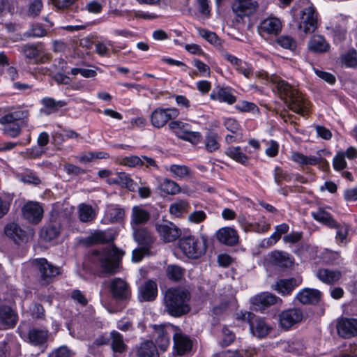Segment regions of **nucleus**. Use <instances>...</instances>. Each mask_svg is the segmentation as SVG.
I'll return each instance as SVG.
<instances>
[{
  "label": "nucleus",
  "mask_w": 357,
  "mask_h": 357,
  "mask_svg": "<svg viewBox=\"0 0 357 357\" xmlns=\"http://www.w3.org/2000/svg\"><path fill=\"white\" fill-rule=\"evenodd\" d=\"M255 76L259 79L269 80L273 83L280 98L284 101L287 107L296 114L301 116L305 115L308 103L296 88L278 76L269 77L268 73L264 70L257 72Z\"/></svg>",
  "instance_id": "nucleus-1"
},
{
  "label": "nucleus",
  "mask_w": 357,
  "mask_h": 357,
  "mask_svg": "<svg viewBox=\"0 0 357 357\" xmlns=\"http://www.w3.org/2000/svg\"><path fill=\"white\" fill-rule=\"evenodd\" d=\"M190 292L181 287H172L164 294V311L173 317H181L191 310Z\"/></svg>",
  "instance_id": "nucleus-2"
},
{
  "label": "nucleus",
  "mask_w": 357,
  "mask_h": 357,
  "mask_svg": "<svg viewBox=\"0 0 357 357\" xmlns=\"http://www.w3.org/2000/svg\"><path fill=\"white\" fill-rule=\"evenodd\" d=\"M0 124L3 133L11 138L19 137L22 128L28 126L29 112L26 109L10 111V107H0Z\"/></svg>",
  "instance_id": "nucleus-3"
},
{
  "label": "nucleus",
  "mask_w": 357,
  "mask_h": 357,
  "mask_svg": "<svg viewBox=\"0 0 357 357\" xmlns=\"http://www.w3.org/2000/svg\"><path fill=\"white\" fill-rule=\"evenodd\" d=\"M125 252L115 245H112L101 250H94L93 259L97 261L103 271L114 273L117 271L119 263Z\"/></svg>",
  "instance_id": "nucleus-4"
},
{
  "label": "nucleus",
  "mask_w": 357,
  "mask_h": 357,
  "mask_svg": "<svg viewBox=\"0 0 357 357\" xmlns=\"http://www.w3.org/2000/svg\"><path fill=\"white\" fill-rule=\"evenodd\" d=\"M179 247L188 258L198 259L206 251L207 239L204 236L201 238L193 236L183 237L179 241Z\"/></svg>",
  "instance_id": "nucleus-5"
},
{
  "label": "nucleus",
  "mask_w": 357,
  "mask_h": 357,
  "mask_svg": "<svg viewBox=\"0 0 357 357\" xmlns=\"http://www.w3.org/2000/svg\"><path fill=\"white\" fill-rule=\"evenodd\" d=\"M298 29L304 33H313L317 28V13L315 8L308 6L302 9L298 21Z\"/></svg>",
  "instance_id": "nucleus-6"
},
{
  "label": "nucleus",
  "mask_w": 357,
  "mask_h": 357,
  "mask_svg": "<svg viewBox=\"0 0 357 357\" xmlns=\"http://www.w3.org/2000/svg\"><path fill=\"white\" fill-rule=\"evenodd\" d=\"M179 112L176 108L157 107L151 114L150 121L156 128L164 127L169 121L177 118Z\"/></svg>",
  "instance_id": "nucleus-7"
},
{
  "label": "nucleus",
  "mask_w": 357,
  "mask_h": 357,
  "mask_svg": "<svg viewBox=\"0 0 357 357\" xmlns=\"http://www.w3.org/2000/svg\"><path fill=\"white\" fill-rule=\"evenodd\" d=\"M155 228L159 236L165 243L174 242L181 235V230L169 221H158L155 222Z\"/></svg>",
  "instance_id": "nucleus-8"
},
{
  "label": "nucleus",
  "mask_w": 357,
  "mask_h": 357,
  "mask_svg": "<svg viewBox=\"0 0 357 357\" xmlns=\"http://www.w3.org/2000/svg\"><path fill=\"white\" fill-rule=\"evenodd\" d=\"M33 267L39 272L41 282L48 284L52 278L60 273V268L54 266L44 258L36 259L32 261Z\"/></svg>",
  "instance_id": "nucleus-9"
},
{
  "label": "nucleus",
  "mask_w": 357,
  "mask_h": 357,
  "mask_svg": "<svg viewBox=\"0 0 357 357\" xmlns=\"http://www.w3.org/2000/svg\"><path fill=\"white\" fill-rule=\"evenodd\" d=\"M303 313L299 308H289L283 310L279 314V324L280 327L288 331L294 325L302 321Z\"/></svg>",
  "instance_id": "nucleus-10"
},
{
  "label": "nucleus",
  "mask_w": 357,
  "mask_h": 357,
  "mask_svg": "<svg viewBox=\"0 0 357 357\" xmlns=\"http://www.w3.org/2000/svg\"><path fill=\"white\" fill-rule=\"evenodd\" d=\"M109 290L112 297L118 301L128 300L131 296L129 284L120 278H115L111 280Z\"/></svg>",
  "instance_id": "nucleus-11"
},
{
  "label": "nucleus",
  "mask_w": 357,
  "mask_h": 357,
  "mask_svg": "<svg viewBox=\"0 0 357 357\" xmlns=\"http://www.w3.org/2000/svg\"><path fill=\"white\" fill-rule=\"evenodd\" d=\"M177 327L172 325H160L155 327L153 336L158 347L162 351L166 350L170 343V334L176 333Z\"/></svg>",
  "instance_id": "nucleus-12"
},
{
  "label": "nucleus",
  "mask_w": 357,
  "mask_h": 357,
  "mask_svg": "<svg viewBox=\"0 0 357 357\" xmlns=\"http://www.w3.org/2000/svg\"><path fill=\"white\" fill-rule=\"evenodd\" d=\"M257 8L258 3L255 0H234L231 4L233 13L241 19L250 16Z\"/></svg>",
  "instance_id": "nucleus-13"
},
{
  "label": "nucleus",
  "mask_w": 357,
  "mask_h": 357,
  "mask_svg": "<svg viewBox=\"0 0 357 357\" xmlns=\"http://www.w3.org/2000/svg\"><path fill=\"white\" fill-rule=\"evenodd\" d=\"M62 230L61 218L57 213H52L50 223L40 231V236L47 241H52L60 235Z\"/></svg>",
  "instance_id": "nucleus-14"
},
{
  "label": "nucleus",
  "mask_w": 357,
  "mask_h": 357,
  "mask_svg": "<svg viewBox=\"0 0 357 357\" xmlns=\"http://www.w3.org/2000/svg\"><path fill=\"white\" fill-rule=\"evenodd\" d=\"M321 152H324V151L321 150L318 151L317 153L319 155V157H308L298 152H294L291 155V159L295 162L301 165H319L322 170L327 171L329 169V163L321 157Z\"/></svg>",
  "instance_id": "nucleus-15"
},
{
  "label": "nucleus",
  "mask_w": 357,
  "mask_h": 357,
  "mask_svg": "<svg viewBox=\"0 0 357 357\" xmlns=\"http://www.w3.org/2000/svg\"><path fill=\"white\" fill-rule=\"evenodd\" d=\"M337 331L340 336L350 338L357 336V319L342 318L337 321Z\"/></svg>",
  "instance_id": "nucleus-16"
},
{
  "label": "nucleus",
  "mask_w": 357,
  "mask_h": 357,
  "mask_svg": "<svg viewBox=\"0 0 357 357\" xmlns=\"http://www.w3.org/2000/svg\"><path fill=\"white\" fill-rule=\"evenodd\" d=\"M22 215L29 222L37 224L43 218V209L38 202H29L22 208Z\"/></svg>",
  "instance_id": "nucleus-17"
},
{
  "label": "nucleus",
  "mask_w": 357,
  "mask_h": 357,
  "mask_svg": "<svg viewBox=\"0 0 357 357\" xmlns=\"http://www.w3.org/2000/svg\"><path fill=\"white\" fill-rule=\"evenodd\" d=\"M302 283L301 277L278 280L273 289L283 296L290 295L294 289Z\"/></svg>",
  "instance_id": "nucleus-18"
},
{
  "label": "nucleus",
  "mask_w": 357,
  "mask_h": 357,
  "mask_svg": "<svg viewBox=\"0 0 357 357\" xmlns=\"http://www.w3.org/2000/svg\"><path fill=\"white\" fill-rule=\"evenodd\" d=\"M173 340L174 350L178 355H184L192 349V341L178 327L176 333L173 335Z\"/></svg>",
  "instance_id": "nucleus-19"
},
{
  "label": "nucleus",
  "mask_w": 357,
  "mask_h": 357,
  "mask_svg": "<svg viewBox=\"0 0 357 357\" xmlns=\"http://www.w3.org/2000/svg\"><path fill=\"white\" fill-rule=\"evenodd\" d=\"M218 241L226 245L234 246L238 243L239 236L235 229L225 227L218 229L215 234Z\"/></svg>",
  "instance_id": "nucleus-20"
},
{
  "label": "nucleus",
  "mask_w": 357,
  "mask_h": 357,
  "mask_svg": "<svg viewBox=\"0 0 357 357\" xmlns=\"http://www.w3.org/2000/svg\"><path fill=\"white\" fill-rule=\"evenodd\" d=\"M250 326L252 335L259 338L266 337L273 331V326L261 317H255Z\"/></svg>",
  "instance_id": "nucleus-21"
},
{
  "label": "nucleus",
  "mask_w": 357,
  "mask_h": 357,
  "mask_svg": "<svg viewBox=\"0 0 357 357\" xmlns=\"http://www.w3.org/2000/svg\"><path fill=\"white\" fill-rule=\"evenodd\" d=\"M17 321V314L9 306H0V326L3 328H13Z\"/></svg>",
  "instance_id": "nucleus-22"
},
{
  "label": "nucleus",
  "mask_w": 357,
  "mask_h": 357,
  "mask_svg": "<svg viewBox=\"0 0 357 357\" xmlns=\"http://www.w3.org/2000/svg\"><path fill=\"white\" fill-rule=\"evenodd\" d=\"M282 29V22L277 17H268L262 20L259 26L260 33L277 35Z\"/></svg>",
  "instance_id": "nucleus-23"
},
{
  "label": "nucleus",
  "mask_w": 357,
  "mask_h": 357,
  "mask_svg": "<svg viewBox=\"0 0 357 357\" xmlns=\"http://www.w3.org/2000/svg\"><path fill=\"white\" fill-rule=\"evenodd\" d=\"M49 337V331L47 328H31L27 334L28 342L34 346H41L46 343Z\"/></svg>",
  "instance_id": "nucleus-24"
},
{
  "label": "nucleus",
  "mask_w": 357,
  "mask_h": 357,
  "mask_svg": "<svg viewBox=\"0 0 357 357\" xmlns=\"http://www.w3.org/2000/svg\"><path fill=\"white\" fill-rule=\"evenodd\" d=\"M132 236L134 240L144 247H150L155 241V238L151 233L145 227H134Z\"/></svg>",
  "instance_id": "nucleus-25"
},
{
  "label": "nucleus",
  "mask_w": 357,
  "mask_h": 357,
  "mask_svg": "<svg viewBox=\"0 0 357 357\" xmlns=\"http://www.w3.org/2000/svg\"><path fill=\"white\" fill-rule=\"evenodd\" d=\"M5 234L11 238L15 243H20L27 240L26 232L23 230L17 224L11 222L6 225L4 228Z\"/></svg>",
  "instance_id": "nucleus-26"
},
{
  "label": "nucleus",
  "mask_w": 357,
  "mask_h": 357,
  "mask_svg": "<svg viewBox=\"0 0 357 357\" xmlns=\"http://www.w3.org/2000/svg\"><path fill=\"white\" fill-rule=\"evenodd\" d=\"M107 182L109 184H117L128 188L130 191H135L137 185L130 176L125 172H118L113 176L108 178Z\"/></svg>",
  "instance_id": "nucleus-27"
},
{
  "label": "nucleus",
  "mask_w": 357,
  "mask_h": 357,
  "mask_svg": "<svg viewBox=\"0 0 357 357\" xmlns=\"http://www.w3.org/2000/svg\"><path fill=\"white\" fill-rule=\"evenodd\" d=\"M321 297V292L314 289L305 288L300 291L296 295V299L303 304L317 303Z\"/></svg>",
  "instance_id": "nucleus-28"
},
{
  "label": "nucleus",
  "mask_w": 357,
  "mask_h": 357,
  "mask_svg": "<svg viewBox=\"0 0 357 357\" xmlns=\"http://www.w3.org/2000/svg\"><path fill=\"white\" fill-rule=\"evenodd\" d=\"M150 219V213L139 206L132 208L130 225L132 228L137 227L139 225L146 224Z\"/></svg>",
  "instance_id": "nucleus-29"
},
{
  "label": "nucleus",
  "mask_w": 357,
  "mask_h": 357,
  "mask_svg": "<svg viewBox=\"0 0 357 357\" xmlns=\"http://www.w3.org/2000/svg\"><path fill=\"white\" fill-rule=\"evenodd\" d=\"M289 230V227L287 223H282L275 227V232L268 238L261 241V246L265 248L274 245L281 238L282 234H287Z\"/></svg>",
  "instance_id": "nucleus-30"
},
{
  "label": "nucleus",
  "mask_w": 357,
  "mask_h": 357,
  "mask_svg": "<svg viewBox=\"0 0 357 357\" xmlns=\"http://www.w3.org/2000/svg\"><path fill=\"white\" fill-rule=\"evenodd\" d=\"M342 272L338 270H330L327 268L319 269L316 276L323 282L327 284H333L337 282L342 278Z\"/></svg>",
  "instance_id": "nucleus-31"
},
{
  "label": "nucleus",
  "mask_w": 357,
  "mask_h": 357,
  "mask_svg": "<svg viewBox=\"0 0 357 357\" xmlns=\"http://www.w3.org/2000/svg\"><path fill=\"white\" fill-rule=\"evenodd\" d=\"M279 301H282L279 297L268 292H264L252 298V303L261 307L273 305Z\"/></svg>",
  "instance_id": "nucleus-32"
},
{
  "label": "nucleus",
  "mask_w": 357,
  "mask_h": 357,
  "mask_svg": "<svg viewBox=\"0 0 357 357\" xmlns=\"http://www.w3.org/2000/svg\"><path fill=\"white\" fill-rule=\"evenodd\" d=\"M139 294L144 301H152L158 295L157 284L153 280H148L139 288Z\"/></svg>",
  "instance_id": "nucleus-33"
},
{
  "label": "nucleus",
  "mask_w": 357,
  "mask_h": 357,
  "mask_svg": "<svg viewBox=\"0 0 357 357\" xmlns=\"http://www.w3.org/2000/svg\"><path fill=\"white\" fill-rule=\"evenodd\" d=\"M111 349L114 353L123 354L128 349V346L123 340V335L116 331L109 333Z\"/></svg>",
  "instance_id": "nucleus-34"
},
{
  "label": "nucleus",
  "mask_w": 357,
  "mask_h": 357,
  "mask_svg": "<svg viewBox=\"0 0 357 357\" xmlns=\"http://www.w3.org/2000/svg\"><path fill=\"white\" fill-rule=\"evenodd\" d=\"M308 48L314 52L324 53L329 50L330 45L322 36L316 35L309 40Z\"/></svg>",
  "instance_id": "nucleus-35"
},
{
  "label": "nucleus",
  "mask_w": 357,
  "mask_h": 357,
  "mask_svg": "<svg viewBox=\"0 0 357 357\" xmlns=\"http://www.w3.org/2000/svg\"><path fill=\"white\" fill-rule=\"evenodd\" d=\"M125 217V211L118 205L111 204L107 208L105 212V220L114 223L121 222Z\"/></svg>",
  "instance_id": "nucleus-36"
},
{
  "label": "nucleus",
  "mask_w": 357,
  "mask_h": 357,
  "mask_svg": "<svg viewBox=\"0 0 357 357\" xmlns=\"http://www.w3.org/2000/svg\"><path fill=\"white\" fill-rule=\"evenodd\" d=\"M271 263L281 267H287L292 264L289 255L282 251H273L269 254Z\"/></svg>",
  "instance_id": "nucleus-37"
},
{
  "label": "nucleus",
  "mask_w": 357,
  "mask_h": 357,
  "mask_svg": "<svg viewBox=\"0 0 357 357\" xmlns=\"http://www.w3.org/2000/svg\"><path fill=\"white\" fill-rule=\"evenodd\" d=\"M138 357H158L156 346L151 340L143 342L137 349Z\"/></svg>",
  "instance_id": "nucleus-38"
},
{
  "label": "nucleus",
  "mask_w": 357,
  "mask_h": 357,
  "mask_svg": "<svg viewBox=\"0 0 357 357\" xmlns=\"http://www.w3.org/2000/svg\"><path fill=\"white\" fill-rule=\"evenodd\" d=\"M210 98L213 100H218L231 105L236 102V97L231 93L228 89L219 88L217 91H213L210 94Z\"/></svg>",
  "instance_id": "nucleus-39"
},
{
  "label": "nucleus",
  "mask_w": 357,
  "mask_h": 357,
  "mask_svg": "<svg viewBox=\"0 0 357 357\" xmlns=\"http://www.w3.org/2000/svg\"><path fill=\"white\" fill-rule=\"evenodd\" d=\"M312 216L317 221L331 227L336 226V221L331 215L322 208H319L317 211L312 213Z\"/></svg>",
  "instance_id": "nucleus-40"
},
{
  "label": "nucleus",
  "mask_w": 357,
  "mask_h": 357,
  "mask_svg": "<svg viewBox=\"0 0 357 357\" xmlns=\"http://www.w3.org/2000/svg\"><path fill=\"white\" fill-rule=\"evenodd\" d=\"M78 214L80 221L89 222L93 220L96 213L93 207L86 204H81L78 207Z\"/></svg>",
  "instance_id": "nucleus-41"
},
{
  "label": "nucleus",
  "mask_w": 357,
  "mask_h": 357,
  "mask_svg": "<svg viewBox=\"0 0 357 357\" xmlns=\"http://www.w3.org/2000/svg\"><path fill=\"white\" fill-rule=\"evenodd\" d=\"M185 270L175 264H170L166 267L165 273L167 278L173 282L180 281L184 275Z\"/></svg>",
  "instance_id": "nucleus-42"
},
{
  "label": "nucleus",
  "mask_w": 357,
  "mask_h": 357,
  "mask_svg": "<svg viewBox=\"0 0 357 357\" xmlns=\"http://www.w3.org/2000/svg\"><path fill=\"white\" fill-rule=\"evenodd\" d=\"M190 204L188 201L182 199L172 203L169 206V213L175 217H181L188 212Z\"/></svg>",
  "instance_id": "nucleus-43"
},
{
  "label": "nucleus",
  "mask_w": 357,
  "mask_h": 357,
  "mask_svg": "<svg viewBox=\"0 0 357 357\" xmlns=\"http://www.w3.org/2000/svg\"><path fill=\"white\" fill-rule=\"evenodd\" d=\"M112 240V236L105 231H96L87 238V241L91 244L109 243Z\"/></svg>",
  "instance_id": "nucleus-44"
},
{
  "label": "nucleus",
  "mask_w": 357,
  "mask_h": 357,
  "mask_svg": "<svg viewBox=\"0 0 357 357\" xmlns=\"http://www.w3.org/2000/svg\"><path fill=\"white\" fill-rule=\"evenodd\" d=\"M226 154L242 165H247L248 162V157L242 152L239 146L228 148L226 151Z\"/></svg>",
  "instance_id": "nucleus-45"
},
{
  "label": "nucleus",
  "mask_w": 357,
  "mask_h": 357,
  "mask_svg": "<svg viewBox=\"0 0 357 357\" xmlns=\"http://www.w3.org/2000/svg\"><path fill=\"white\" fill-rule=\"evenodd\" d=\"M160 190L167 195H174L181 192V188L175 181L165 178L160 184Z\"/></svg>",
  "instance_id": "nucleus-46"
},
{
  "label": "nucleus",
  "mask_w": 357,
  "mask_h": 357,
  "mask_svg": "<svg viewBox=\"0 0 357 357\" xmlns=\"http://www.w3.org/2000/svg\"><path fill=\"white\" fill-rule=\"evenodd\" d=\"M197 31L202 38H204L211 45L215 47L222 46V40L215 33L202 28H198Z\"/></svg>",
  "instance_id": "nucleus-47"
},
{
  "label": "nucleus",
  "mask_w": 357,
  "mask_h": 357,
  "mask_svg": "<svg viewBox=\"0 0 357 357\" xmlns=\"http://www.w3.org/2000/svg\"><path fill=\"white\" fill-rule=\"evenodd\" d=\"M42 104L48 109L47 113L54 112L59 108L66 105V102L63 100H56L52 98H44L42 99Z\"/></svg>",
  "instance_id": "nucleus-48"
},
{
  "label": "nucleus",
  "mask_w": 357,
  "mask_h": 357,
  "mask_svg": "<svg viewBox=\"0 0 357 357\" xmlns=\"http://www.w3.org/2000/svg\"><path fill=\"white\" fill-rule=\"evenodd\" d=\"M169 169L172 174L180 178L190 177L192 174L191 169L185 165H172Z\"/></svg>",
  "instance_id": "nucleus-49"
},
{
  "label": "nucleus",
  "mask_w": 357,
  "mask_h": 357,
  "mask_svg": "<svg viewBox=\"0 0 357 357\" xmlns=\"http://www.w3.org/2000/svg\"><path fill=\"white\" fill-rule=\"evenodd\" d=\"M47 31L41 24H33L30 29L24 33V36L27 38H40L47 36Z\"/></svg>",
  "instance_id": "nucleus-50"
},
{
  "label": "nucleus",
  "mask_w": 357,
  "mask_h": 357,
  "mask_svg": "<svg viewBox=\"0 0 357 357\" xmlns=\"http://www.w3.org/2000/svg\"><path fill=\"white\" fill-rule=\"evenodd\" d=\"M176 135L180 139L190 142L193 144H197L202 139L200 132L189 131L188 129L183 132H177Z\"/></svg>",
  "instance_id": "nucleus-51"
},
{
  "label": "nucleus",
  "mask_w": 357,
  "mask_h": 357,
  "mask_svg": "<svg viewBox=\"0 0 357 357\" xmlns=\"http://www.w3.org/2000/svg\"><path fill=\"white\" fill-rule=\"evenodd\" d=\"M342 63L348 68H353L357 66V51L351 50L342 56Z\"/></svg>",
  "instance_id": "nucleus-52"
},
{
  "label": "nucleus",
  "mask_w": 357,
  "mask_h": 357,
  "mask_svg": "<svg viewBox=\"0 0 357 357\" xmlns=\"http://www.w3.org/2000/svg\"><path fill=\"white\" fill-rule=\"evenodd\" d=\"M218 138V137L216 133H209L206 136L205 147L208 151L213 152L219 149L220 145Z\"/></svg>",
  "instance_id": "nucleus-53"
},
{
  "label": "nucleus",
  "mask_w": 357,
  "mask_h": 357,
  "mask_svg": "<svg viewBox=\"0 0 357 357\" xmlns=\"http://www.w3.org/2000/svg\"><path fill=\"white\" fill-rule=\"evenodd\" d=\"M43 4L41 0H33L30 2L27 15L31 17H36L38 16L43 9Z\"/></svg>",
  "instance_id": "nucleus-54"
},
{
  "label": "nucleus",
  "mask_w": 357,
  "mask_h": 357,
  "mask_svg": "<svg viewBox=\"0 0 357 357\" xmlns=\"http://www.w3.org/2000/svg\"><path fill=\"white\" fill-rule=\"evenodd\" d=\"M331 228H335L337 229V234L335 238L337 241L338 244L343 243L344 240L346 239L348 232H349V227L347 225H340L336 222L335 227H331Z\"/></svg>",
  "instance_id": "nucleus-55"
},
{
  "label": "nucleus",
  "mask_w": 357,
  "mask_h": 357,
  "mask_svg": "<svg viewBox=\"0 0 357 357\" xmlns=\"http://www.w3.org/2000/svg\"><path fill=\"white\" fill-rule=\"evenodd\" d=\"M120 164L130 167H135L137 166H142L144 165V162L139 157L131 155L123 158L120 161Z\"/></svg>",
  "instance_id": "nucleus-56"
},
{
  "label": "nucleus",
  "mask_w": 357,
  "mask_h": 357,
  "mask_svg": "<svg viewBox=\"0 0 357 357\" xmlns=\"http://www.w3.org/2000/svg\"><path fill=\"white\" fill-rule=\"evenodd\" d=\"M333 168L337 171L342 170L347 167L345 154L344 152L340 151L337 153L333 158Z\"/></svg>",
  "instance_id": "nucleus-57"
},
{
  "label": "nucleus",
  "mask_w": 357,
  "mask_h": 357,
  "mask_svg": "<svg viewBox=\"0 0 357 357\" xmlns=\"http://www.w3.org/2000/svg\"><path fill=\"white\" fill-rule=\"evenodd\" d=\"M20 180L24 183L33 185H38L41 182L39 177L31 171H26L24 174H22L20 176Z\"/></svg>",
  "instance_id": "nucleus-58"
},
{
  "label": "nucleus",
  "mask_w": 357,
  "mask_h": 357,
  "mask_svg": "<svg viewBox=\"0 0 357 357\" xmlns=\"http://www.w3.org/2000/svg\"><path fill=\"white\" fill-rule=\"evenodd\" d=\"M276 42L281 47L291 50H294L296 46V41L289 36H282L277 39Z\"/></svg>",
  "instance_id": "nucleus-59"
},
{
  "label": "nucleus",
  "mask_w": 357,
  "mask_h": 357,
  "mask_svg": "<svg viewBox=\"0 0 357 357\" xmlns=\"http://www.w3.org/2000/svg\"><path fill=\"white\" fill-rule=\"evenodd\" d=\"M16 348V355L18 354L20 350V345L16 343H12L9 344L6 342H2L0 343V357H10L11 347Z\"/></svg>",
  "instance_id": "nucleus-60"
},
{
  "label": "nucleus",
  "mask_w": 357,
  "mask_h": 357,
  "mask_svg": "<svg viewBox=\"0 0 357 357\" xmlns=\"http://www.w3.org/2000/svg\"><path fill=\"white\" fill-rule=\"evenodd\" d=\"M22 51L26 58L33 59L39 56V50L33 45H24L22 47Z\"/></svg>",
  "instance_id": "nucleus-61"
},
{
  "label": "nucleus",
  "mask_w": 357,
  "mask_h": 357,
  "mask_svg": "<svg viewBox=\"0 0 357 357\" xmlns=\"http://www.w3.org/2000/svg\"><path fill=\"white\" fill-rule=\"evenodd\" d=\"M224 124L225 128L232 133L239 135H242L241 126L236 119L231 118L227 119L225 121Z\"/></svg>",
  "instance_id": "nucleus-62"
},
{
  "label": "nucleus",
  "mask_w": 357,
  "mask_h": 357,
  "mask_svg": "<svg viewBox=\"0 0 357 357\" xmlns=\"http://www.w3.org/2000/svg\"><path fill=\"white\" fill-rule=\"evenodd\" d=\"M150 247H142L135 249L132 252V261L133 262H139L145 255L150 253Z\"/></svg>",
  "instance_id": "nucleus-63"
},
{
  "label": "nucleus",
  "mask_w": 357,
  "mask_h": 357,
  "mask_svg": "<svg viewBox=\"0 0 357 357\" xmlns=\"http://www.w3.org/2000/svg\"><path fill=\"white\" fill-rule=\"evenodd\" d=\"M53 357H74V352L66 346H61L54 349L52 354Z\"/></svg>",
  "instance_id": "nucleus-64"
}]
</instances>
